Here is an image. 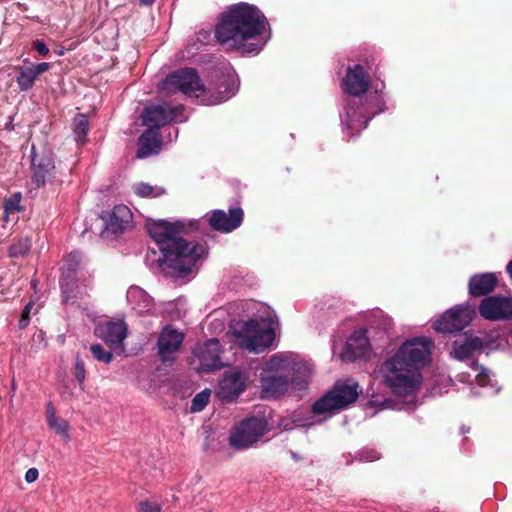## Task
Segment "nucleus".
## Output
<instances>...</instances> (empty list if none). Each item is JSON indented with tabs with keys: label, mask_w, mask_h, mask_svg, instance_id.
I'll use <instances>...</instances> for the list:
<instances>
[{
	"label": "nucleus",
	"mask_w": 512,
	"mask_h": 512,
	"mask_svg": "<svg viewBox=\"0 0 512 512\" xmlns=\"http://www.w3.org/2000/svg\"><path fill=\"white\" fill-rule=\"evenodd\" d=\"M194 223L177 220H157L147 224V230L162 254L160 267L178 277L192 272L198 259L206 254V248L199 243L188 242L181 237L194 229Z\"/></svg>",
	"instance_id": "obj_1"
},
{
	"label": "nucleus",
	"mask_w": 512,
	"mask_h": 512,
	"mask_svg": "<svg viewBox=\"0 0 512 512\" xmlns=\"http://www.w3.org/2000/svg\"><path fill=\"white\" fill-rule=\"evenodd\" d=\"M265 21L258 7L245 2L233 4L219 16L216 41L230 51L258 54L263 47L258 37L265 31Z\"/></svg>",
	"instance_id": "obj_2"
},
{
	"label": "nucleus",
	"mask_w": 512,
	"mask_h": 512,
	"mask_svg": "<svg viewBox=\"0 0 512 512\" xmlns=\"http://www.w3.org/2000/svg\"><path fill=\"white\" fill-rule=\"evenodd\" d=\"M433 347V342L427 337L406 340L381 365L386 386L397 395L414 392L421 383V369L431 360Z\"/></svg>",
	"instance_id": "obj_3"
},
{
	"label": "nucleus",
	"mask_w": 512,
	"mask_h": 512,
	"mask_svg": "<svg viewBox=\"0 0 512 512\" xmlns=\"http://www.w3.org/2000/svg\"><path fill=\"white\" fill-rule=\"evenodd\" d=\"M358 396V383L337 382L330 391L312 405V412L316 415H322L345 409L355 402Z\"/></svg>",
	"instance_id": "obj_4"
},
{
	"label": "nucleus",
	"mask_w": 512,
	"mask_h": 512,
	"mask_svg": "<svg viewBox=\"0 0 512 512\" xmlns=\"http://www.w3.org/2000/svg\"><path fill=\"white\" fill-rule=\"evenodd\" d=\"M162 90H166L168 94L180 91L183 94L196 97L206 93V87L202 83L198 71L190 67L170 73L163 81Z\"/></svg>",
	"instance_id": "obj_5"
},
{
	"label": "nucleus",
	"mask_w": 512,
	"mask_h": 512,
	"mask_svg": "<svg viewBox=\"0 0 512 512\" xmlns=\"http://www.w3.org/2000/svg\"><path fill=\"white\" fill-rule=\"evenodd\" d=\"M236 337L241 347L251 352L261 353L272 346L275 333L270 328H261L257 320L249 319L236 332Z\"/></svg>",
	"instance_id": "obj_6"
},
{
	"label": "nucleus",
	"mask_w": 512,
	"mask_h": 512,
	"mask_svg": "<svg viewBox=\"0 0 512 512\" xmlns=\"http://www.w3.org/2000/svg\"><path fill=\"white\" fill-rule=\"evenodd\" d=\"M267 430L268 424L264 418H246L230 434L229 443L235 449L248 448L258 442Z\"/></svg>",
	"instance_id": "obj_7"
},
{
	"label": "nucleus",
	"mask_w": 512,
	"mask_h": 512,
	"mask_svg": "<svg viewBox=\"0 0 512 512\" xmlns=\"http://www.w3.org/2000/svg\"><path fill=\"white\" fill-rule=\"evenodd\" d=\"M30 158L31 181L35 187L52 183L57 175L53 153L50 150L37 151L32 145Z\"/></svg>",
	"instance_id": "obj_8"
},
{
	"label": "nucleus",
	"mask_w": 512,
	"mask_h": 512,
	"mask_svg": "<svg viewBox=\"0 0 512 512\" xmlns=\"http://www.w3.org/2000/svg\"><path fill=\"white\" fill-rule=\"evenodd\" d=\"M183 111L184 106L182 104L176 106L168 104L151 105L144 109L142 121L145 126L157 130L172 121H177Z\"/></svg>",
	"instance_id": "obj_9"
},
{
	"label": "nucleus",
	"mask_w": 512,
	"mask_h": 512,
	"mask_svg": "<svg viewBox=\"0 0 512 512\" xmlns=\"http://www.w3.org/2000/svg\"><path fill=\"white\" fill-rule=\"evenodd\" d=\"M247 381L248 376L239 368L226 370L219 381L217 395L222 401L232 402L245 391Z\"/></svg>",
	"instance_id": "obj_10"
},
{
	"label": "nucleus",
	"mask_w": 512,
	"mask_h": 512,
	"mask_svg": "<svg viewBox=\"0 0 512 512\" xmlns=\"http://www.w3.org/2000/svg\"><path fill=\"white\" fill-rule=\"evenodd\" d=\"M475 312L463 306H455L445 312L433 327L437 332L453 333L463 330L472 321Z\"/></svg>",
	"instance_id": "obj_11"
},
{
	"label": "nucleus",
	"mask_w": 512,
	"mask_h": 512,
	"mask_svg": "<svg viewBox=\"0 0 512 512\" xmlns=\"http://www.w3.org/2000/svg\"><path fill=\"white\" fill-rule=\"evenodd\" d=\"M101 218L104 221L101 237L112 239L126 230L132 221V213L126 205L120 204L102 215Z\"/></svg>",
	"instance_id": "obj_12"
},
{
	"label": "nucleus",
	"mask_w": 512,
	"mask_h": 512,
	"mask_svg": "<svg viewBox=\"0 0 512 512\" xmlns=\"http://www.w3.org/2000/svg\"><path fill=\"white\" fill-rule=\"evenodd\" d=\"M479 313L483 318L492 321L512 319V298L488 296L481 301Z\"/></svg>",
	"instance_id": "obj_13"
},
{
	"label": "nucleus",
	"mask_w": 512,
	"mask_h": 512,
	"mask_svg": "<svg viewBox=\"0 0 512 512\" xmlns=\"http://www.w3.org/2000/svg\"><path fill=\"white\" fill-rule=\"evenodd\" d=\"M260 398L276 400L283 396L294 383L288 374H259Z\"/></svg>",
	"instance_id": "obj_14"
},
{
	"label": "nucleus",
	"mask_w": 512,
	"mask_h": 512,
	"mask_svg": "<svg viewBox=\"0 0 512 512\" xmlns=\"http://www.w3.org/2000/svg\"><path fill=\"white\" fill-rule=\"evenodd\" d=\"M184 340V334L172 325H166L157 339L158 356L163 363L174 360L176 353Z\"/></svg>",
	"instance_id": "obj_15"
},
{
	"label": "nucleus",
	"mask_w": 512,
	"mask_h": 512,
	"mask_svg": "<svg viewBox=\"0 0 512 512\" xmlns=\"http://www.w3.org/2000/svg\"><path fill=\"white\" fill-rule=\"evenodd\" d=\"M193 354L200 361V370L203 372L218 370L223 367L220 359V342L218 339L213 338L196 345Z\"/></svg>",
	"instance_id": "obj_16"
},
{
	"label": "nucleus",
	"mask_w": 512,
	"mask_h": 512,
	"mask_svg": "<svg viewBox=\"0 0 512 512\" xmlns=\"http://www.w3.org/2000/svg\"><path fill=\"white\" fill-rule=\"evenodd\" d=\"M244 211L241 207H232L228 213L223 210H214L209 217L208 223L212 229L230 233L240 227L243 222Z\"/></svg>",
	"instance_id": "obj_17"
},
{
	"label": "nucleus",
	"mask_w": 512,
	"mask_h": 512,
	"mask_svg": "<svg viewBox=\"0 0 512 512\" xmlns=\"http://www.w3.org/2000/svg\"><path fill=\"white\" fill-rule=\"evenodd\" d=\"M370 83V75L360 64L348 67L342 82L344 91L354 97H360L365 94L370 87Z\"/></svg>",
	"instance_id": "obj_18"
},
{
	"label": "nucleus",
	"mask_w": 512,
	"mask_h": 512,
	"mask_svg": "<svg viewBox=\"0 0 512 512\" xmlns=\"http://www.w3.org/2000/svg\"><path fill=\"white\" fill-rule=\"evenodd\" d=\"M95 335L111 349L123 350V341L127 336V326L123 321H107L95 327Z\"/></svg>",
	"instance_id": "obj_19"
},
{
	"label": "nucleus",
	"mask_w": 512,
	"mask_h": 512,
	"mask_svg": "<svg viewBox=\"0 0 512 512\" xmlns=\"http://www.w3.org/2000/svg\"><path fill=\"white\" fill-rule=\"evenodd\" d=\"M370 344L366 336L365 330L354 331L347 339L346 344L341 353V358L344 361H355L358 358L364 357L369 353Z\"/></svg>",
	"instance_id": "obj_20"
},
{
	"label": "nucleus",
	"mask_w": 512,
	"mask_h": 512,
	"mask_svg": "<svg viewBox=\"0 0 512 512\" xmlns=\"http://www.w3.org/2000/svg\"><path fill=\"white\" fill-rule=\"evenodd\" d=\"M370 118L365 106L360 100L353 99L348 102L346 107V125L351 131V136L365 129Z\"/></svg>",
	"instance_id": "obj_21"
},
{
	"label": "nucleus",
	"mask_w": 512,
	"mask_h": 512,
	"mask_svg": "<svg viewBox=\"0 0 512 512\" xmlns=\"http://www.w3.org/2000/svg\"><path fill=\"white\" fill-rule=\"evenodd\" d=\"M483 340L469 333H464L459 339L453 342L452 355L458 360H466L472 356L475 351L483 349Z\"/></svg>",
	"instance_id": "obj_22"
},
{
	"label": "nucleus",
	"mask_w": 512,
	"mask_h": 512,
	"mask_svg": "<svg viewBox=\"0 0 512 512\" xmlns=\"http://www.w3.org/2000/svg\"><path fill=\"white\" fill-rule=\"evenodd\" d=\"M498 283L494 273H480L473 275L468 283L469 293L473 297H480L491 293Z\"/></svg>",
	"instance_id": "obj_23"
},
{
	"label": "nucleus",
	"mask_w": 512,
	"mask_h": 512,
	"mask_svg": "<svg viewBox=\"0 0 512 512\" xmlns=\"http://www.w3.org/2000/svg\"><path fill=\"white\" fill-rule=\"evenodd\" d=\"M161 149V139L158 130L148 128L138 139L137 157L145 158L158 153Z\"/></svg>",
	"instance_id": "obj_24"
},
{
	"label": "nucleus",
	"mask_w": 512,
	"mask_h": 512,
	"mask_svg": "<svg viewBox=\"0 0 512 512\" xmlns=\"http://www.w3.org/2000/svg\"><path fill=\"white\" fill-rule=\"evenodd\" d=\"M259 374H287L289 362L281 354H273L261 365Z\"/></svg>",
	"instance_id": "obj_25"
},
{
	"label": "nucleus",
	"mask_w": 512,
	"mask_h": 512,
	"mask_svg": "<svg viewBox=\"0 0 512 512\" xmlns=\"http://www.w3.org/2000/svg\"><path fill=\"white\" fill-rule=\"evenodd\" d=\"M17 72L16 82L21 91H28L33 88L35 80L37 79L32 67L18 66L15 68Z\"/></svg>",
	"instance_id": "obj_26"
},
{
	"label": "nucleus",
	"mask_w": 512,
	"mask_h": 512,
	"mask_svg": "<svg viewBox=\"0 0 512 512\" xmlns=\"http://www.w3.org/2000/svg\"><path fill=\"white\" fill-rule=\"evenodd\" d=\"M73 133L75 141L83 145L87 141V134L90 130L89 120L84 114H77L73 119Z\"/></svg>",
	"instance_id": "obj_27"
},
{
	"label": "nucleus",
	"mask_w": 512,
	"mask_h": 512,
	"mask_svg": "<svg viewBox=\"0 0 512 512\" xmlns=\"http://www.w3.org/2000/svg\"><path fill=\"white\" fill-rule=\"evenodd\" d=\"M31 248V242L28 238H21L14 242L8 250V254L12 258L23 257L27 255Z\"/></svg>",
	"instance_id": "obj_28"
},
{
	"label": "nucleus",
	"mask_w": 512,
	"mask_h": 512,
	"mask_svg": "<svg viewBox=\"0 0 512 512\" xmlns=\"http://www.w3.org/2000/svg\"><path fill=\"white\" fill-rule=\"evenodd\" d=\"M210 391L205 389L197 393L191 401L190 411L192 413L202 411L209 403Z\"/></svg>",
	"instance_id": "obj_29"
},
{
	"label": "nucleus",
	"mask_w": 512,
	"mask_h": 512,
	"mask_svg": "<svg viewBox=\"0 0 512 512\" xmlns=\"http://www.w3.org/2000/svg\"><path fill=\"white\" fill-rule=\"evenodd\" d=\"M90 351L95 360L105 364H109L114 358L113 353L111 351L105 350L101 344L91 345Z\"/></svg>",
	"instance_id": "obj_30"
},
{
	"label": "nucleus",
	"mask_w": 512,
	"mask_h": 512,
	"mask_svg": "<svg viewBox=\"0 0 512 512\" xmlns=\"http://www.w3.org/2000/svg\"><path fill=\"white\" fill-rule=\"evenodd\" d=\"M47 421L49 427L55 430L58 434H65L68 431V423L62 418H58L55 416V413L47 416Z\"/></svg>",
	"instance_id": "obj_31"
},
{
	"label": "nucleus",
	"mask_w": 512,
	"mask_h": 512,
	"mask_svg": "<svg viewBox=\"0 0 512 512\" xmlns=\"http://www.w3.org/2000/svg\"><path fill=\"white\" fill-rule=\"evenodd\" d=\"M472 368L474 371H477L476 381L478 385L485 386L489 382V373L488 370L485 369L482 365L477 362H473Z\"/></svg>",
	"instance_id": "obj_32"
},
{
	"label": "nucleus",
	"mask_w": 512,
	"mask_h": 512,
	"mask_svg": "<svg viewBox=\"0 0 512 512\" xmlns=\"http://www.w3.org/2000/svg\"><path fill=\"white\" fill-rule=\"evenodd\" d=\"M74 375L79 383H83L86 377V369L84 361L77 356L74 365Z\"/></svg>",
	"instance_id": "obj_33"
},
{
	"label": "nucleus",
	"mask_w": 512,
	"mask_h": 512,
	"mask_svg": "<svg viewBox=\"0 0 512 512\" xmlns=\"http://www.w3.org/2000/svg\"><path fill=\"white\" fill-rule=\"evenodd\" d=\"M20 194H14L10 198L5 199L4 207L6 212H16L20 210Z\"/></svg>",
	"instance_id": "obj_34"
},
{
	"label": "nucleus",
	"mask_w": 512,
	"mask_h": 512,
	"mask_svg": "<svg viewBox=\"0 0 512 512\" xmlns=\"http://www.w3.org/2000/svg\"><path fill=\"white\" fill-rule=\"evenodd\" d=\"M33 305V302H29L28 304L25 305L24 309L22 310L21 317L18 323L20 329H24L28 326L30 321V311Z\"/></svg>",
	"instance_id": "obj_35"
},
{
	"label": "nucleus",
	"mask_w": 512,
	"mask_h": 512,
	"mask_svg": "<svg viewBox=\"0 0 512 512\" xmlns=\"http://www.w3.org/2000/svg\"><path fill=\"white\" fill-rule=\"evenodd\" d=\"M134 192L140 197H148L153 193V187L147 183H139L133 187Z\"/></svg>",
	"instance_id": "obj_36"
},
{
	"label": "nucleus",
	"mask_w": 512,
	"mask_h": 512,
	"mask_svg": "<svg viewBox=\"0 0 512 512\" xmlns=\"http://www.w3.org/2000/svg\"><path fill=\"white\" fill-rule=\"evenodd\" d=\"M161 508L157 503L151 501H142L139 503L140 512H160Z\"/></svg>",
	"instance_id": "obj_37"
},
{
	"label": "nucleus",
	"mask_w": 512,
	"mask_h": 512,
	"mask_svg": "<svg viewBox=\"0 0 512 512\" xmlns=\"http://www.w3.org/2000/svg\"><path fill=\"white\" fill-rule=\"evenodd\" d=\"M32 47L41 56H46L49 54V48L42 40L34 41Z\"/></svg>",
	"instance_id": "obj_38"
},
{
	"label": "nucleus",
	"mask_w": 512,
	"mask_h": 512,
	"mask_svg": "<svg viewBox=\"0 0 512 512\" xmlns=\"http://www.w3.org/2000/svg\"><path fill=\"white\" fill-rule=\"evenodd\" d=\"M29 66L32 67V70L35 73L37 78L39 77V75H41L44 72L48 71L50 69V67H51L50 63H47V62L31 64Z\"/></svg>",
	"instance_id": "obj_39"
},
{
	"label": "nucleus",
	"mask_w": 512,
	"mask_h": 512,
	"mask_svg": "<svg viewBox=\"0 0 512 512\" xmlns=\"http://www.w3.org/2000/svg\"><path fill=\"white\" fill-rule=\"evenodd\" d=\"M39 472L36 468H30L25 473V480L27 483H33L37 480Z\"/></svg>",
	"instance_id": "obj_40"
},
{
	"label": "nucleus",
	"mask_w": 512,
	"mask_h": 512,
	"mask_svg": "<svg viewBox=\"0 0 512 512\" xmlns=\"http://www.w3.org/2000/svg\"><path fill=\"white\" fill-rule=\"evenodd\" d=\"M230 95H224L222 92L217 93L213 100H210L208 104H217L227 100Z\"/></svg>",
	"instance_id": "obj_41"
},
{
	"label": "nucleus",
	"mask_w": 512,
	"mask_h": 512,
	"mask_svg": "<svg viewBox=\"0 0 512 512\" xmlns=\"http://www.w3.org/2000/svg\"><path fill=\"white\" fill-rule=\"evenodd\" d=\"M5 129L8 130V131H11V130L14 129L13 118L12 117H9L8 122L5 124Z\"/></svg>",
	"instance_id": "obj_42"
},
{
	"label": "nucleus",
	"mask_w": 512,
	"mask_h": 512,
	"mask_svg": "<svg viewBox=\"0 0 512 512\" xmlns=\"http://www.w3.org/2000/svg\"><path fill=\"white\" fill-rule=\"evenodd\" d=\"M138 1L140 4L146 5V6H150L155 2V0H138Z\"/></svg>",
	"instance_id": "obj_43"
},
{
	"label": "nucleus",
	"mask_w": 512,
	"mask_h": 512,
	"mask_svg": "<svg viewBox=\"0 0 512 512\" xmlns=\"http://www.w3.org/2000/svg\"><path fill=\"white\" fill-rule=\"evenodd\" d=\"M52 413H55V412H54V409L51 407V408L48 410V416H49L50 414H52Z\"/></svg>",
	"instance_id": "obj_44"
}]
</instances>
